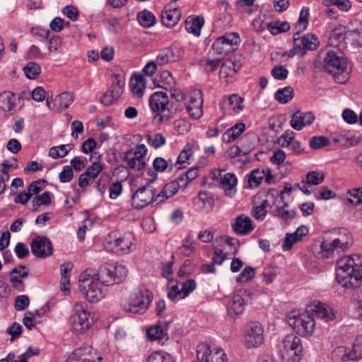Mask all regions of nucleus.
I'll use <instances>...</instances> for the list:
<instances>
[{
	"label": "nucleus",
	"mask_w": 362,
	"mask_h": 362,
	"mask_svg": "<svg viewBox=\"0 0 362 362\" xmlns=\"http://www.w3.org/2000/svg\"><path fill=\"white\" fill-rule=\"evenodd\" d=\"M314 317L330 322L335 319L333 308L315 300L306 306L305 311L300 314L296 312L291 313L288 316V324L299 335L302 337L310 336L315 329V322Z\"/></svg>",
	"instance_id": "nucleus-1"
},
{
	"label": "nucleus",
	"mask_w": 362,
	"mask_h": 362,
	"mask_svg": "<svg viewBox=\"0 0 362 362\" xmlns=\"http://www.w3.org/2000/svg\"><path fill=\"white\" fill-rule=\"evenodd\" d=\"M314 67L331 74L338 83H345L349 78L346 59L343 53L334 50H321L313 62Z\"/></svg>",
	"instance_id": "nucleus-2"
},
{
	"label": "nucleus",
	"mask_w": 362,
	"mask_h": 362,
	"mask_svg": "<svg viewBox=\"0 0 362 362\" xmlns=\"http://www.w3.org/2000/svg\"><path fill=\"white\" fill-rule=\"evenodd\" d=\"M335 273L337 282L343 287H358L362 281V256L355 254L339 259Z\"/></svg>",
	"instance_id": "nucleus-3"
},
{
	"label": "nucleus",
	"mask_w": 362,
	"mask_h": 362,
	"mask_svg": "<svg viewBox=\"0 0 362 362\" xmlns=\"http://www.w3.org/2000/svg\"><path fill=\"white\" fill-rule=\"evenodd\" d=\"M152 298V293L142 286L132 292L128 300L121 303V307L126 312L143 314L148 310Z\"/></svg>",
	"instance_id": "nucleus-4"
},
{
	"label": "nucleus",
	"mask_w": 362,
	"mask_h": 362,
	"mask_svg": "<svg viewBox=\"0 0 362 362\" xmlns=\"http://www.w3.org/2000/svg\"><path fill=\"white\" fill-rule=\"evenodd\" d=\"M127 275V268L119 264H107L100 267L96 278L104 286L119 284Z\"/></svg>",
	"instance_id": "nucleus-5"
},
{
	"label": "nucleus",
	"mask_w": 362,
	"mask_h": 362,
	"mask_svg": "<svg viewBox=\"0 0 362 362\" xmlns=\"http://www.w3.org/2000/svg\"><path fill=\"white\" fill-rule=\"evenodd\" d=\"M280 354L284 362H299L302 357L303 347L299 337L294 334L286 335L281 341Z\"/></svg>",
	"instance_id": "nucleus-6"
},
{
	"label": "nucleus",
	"mask_w": 362,
	"mask_h": 362,
	"mask_svg": "<svg viewBox=\"0 0 362 362\" xmlns=\"http://www.w3.org/2000/svg\"><path fill=\"white\" fill-rule=\"evenodd\" d=\"M148 174L152 178L147 182L146 185L139 188L132 195V205L135 209H141L151 203L156 202V190L149 184L156 180L157 174L154 171H149Z\"/></svg>",
	"instance_id": "nucleus-7"
},
{
	"label": "nucleus",
	"mask_w": 362,
	"mask_h": 362,
	"mask_svg": "<svg viewBox=\"0 0 362 362\" xmlns=\"http://www.w3.org/2000/svg\"><path fill=\"white\" fill-rule=\"evenodd\" d=\"M90 317V313L83 306L81 303H76L69 318L71 330L76 334H80L88 329L93 322Z\"/></svg>",
	"instance_id": "nucleus-8"
},
{
	"label": "nucleus",
	"mask_w": 362,
	"mask_h": 362,
	"mask_svg": "<svg viewBox=\"0 0 362 362\" xmlns=\"http://www.w3.org/2000/svg\"><path fill=\"white\" fill-rule=\"evenodd\" d=\"M344 235L332 241L323 240L320 244L322 257L329 258L335 250L345 251L352 244V238L346 229H342Z\"/></svg>",
	"instance_id": "nucleus-9"
},
{
	"label": "nucleus",
	"mask_w": 362,
	"mask_h": 362,
	"mask_svg": "<svg viewBox=\"0 0 362 362\" xmlns=\"http://www.w3.org/2000/svg\"><path fill=\"white\" fill-rule=\"evenodd\" d=\"M103 284L97 278H86L80 277L79 289L83 292L86 298L90 302H98L105 296V291L103 288Z\"/></svg>",
	"instance_id": "nucleus-10"
},
{
	"label": "nucleus",
	"mask_w": 362,
	"mask_h": 362,
	"mask_svg": "<svg viewBox=\"0 0 362 362\" xmlns=\"http://www.w3.org/2000/svg\"><path fill=\"white\" fill-rule=\"evenodd\" d=\"M197 357L199 362H228L223 350L212 349L207 343H201L197 346Z\"/></svg>",
	"instance_id": "nucleus-11"
},
{
	"label": "nucleus",
	"mask_w": 362,
	"mask_h": 362,
	"mask_svg": "<svg viewBox=\"0 0 362 362\" xmlns=\"http://www.w3.org/2000/svg\"><path fill=\"white\" fill-rule=\"evenodd\" d=\"M274 203V197L267 192L257 194L252 201V215L257 220H263L267 213V209H271Z\"/></svg>",
	"instance_id": "nucleus-12"
},
{
	"label": "nucleus",
	"mask_w": 362,
	"mask_h": 362,
	"mask_svg": "<svg viewBox=\"0 0 362 362\" xmlns=\"http://www.w3.org/2000/svg\"><path fill=\"white\" fill-rule=\"evenodd\" d=\"M250 294V291L240 289L229 298L227 303V312L229 316L235 317L243 313Z\"/></svg>",
	"instance_id": "nucleus-13"
},
{
	"label": "nucleus",
	"mask_w": 362,
	"mask_h": 362,
	"mask_svg": "<svg viewBox=\"0 0 362 362\" xmlns=\"http://www.w3.org/2000/svg\"><path fill=\"white\" fill-rule=\"evenodd\" d=\"M33 255L38 259H45L53 254V245L50 240L44 235H37L30 243Z\"/></svg>",
	"instance_id": "nucleus-14"
},
{
	"label": "nucleus",
	"mask_w": 362,
	"mask_h": 362,
	"mask_svg": "<svg viewBox=\"0 0 362 362\" xmlns=\"http://www.w3.org/2000/svg\"><path fill=\"white\" fill-rule=\"evenodd\" d=\"M132 234L126 233L123 236L117 237L115 233L110 234V240L107 243V248L115 253H128L132 245Z\"/></svg>",
	"instance_id": "nucleus-15"
},
{
	"label": "nucleus",
	"mask_w": 362,
	"mask_h": 362,
	"mask_svg": "<svg viewBox=\"0 0 362 362\" xmlns=\"http://www.w3.org/2000/svg\"><path fill=\"white\" fill-rule=\"evenodd\" d=\"M263 328L258 322L250 325L245 337V344L247 348H256L263 342Z\"/></svg>",
	"instance_id": "nucleus-16"
},
{
	"label": "nucleus",
	"mask_w": 362,
	"mask_h": 362,
	"mask_svg": "<svg viewBox=\"0 0 362 362\" xmlns=\"http://www.w3.org/2000/svg\"><path fill=\"white\" fill-rule=\"evenodd\" d=\"M333 354L334 358H339L342 362L358 361L362 358V346L354 345L352 349L339 346Z\"/></svg>",
	"instance_id": "nucleus-17"
},
{
	"label": "nucleus",
	"mask_w": 362,
	"mask_h": 362,
	"mask_svg": "<svg viewBox=\"0 0 362 362\" xmlns=\"http://www.w3.org/2000/svg\"><path fill=\"white\" fill-rule=\"evenodd\" d=\"M277 144L284 148H288L296 155L303 152L298 141L295 139V133L292 131H286L278 139Z\"/></svg>",
	"instance_id": "nucleus-18"
},
{
	"label": "nucleus",
	"mask_w": 362,
	"mask_h": 362,
	"mask_svg": "<svg viewBox=\"0 0 362 362\" xmlns=\"http://www.w3.org/2000/svg\"><path fill=\"white\" fill-rule=\"evenodd\" d=\"M315 118L312 112H301L300 110H297L292 115L290 125L293 129L300 131L304 127L311 124Z\"/></svg>",
	"instance_id": "nucleus-19"
},
{
	"label": "nucleus",
	"mask_w": 362,
	"mask_h": 362,
	"mask_svg": "<svg viewBox=\"0 0 362 362\" xmlns=\"http://www.w3.org/2000/svg\"><path fill=\"white\" fill-rule=\"evenodd\" d=\"M344 38L362 45V22L358 20L351 22L344 32Z\"/></svg>",
	"instance_id": "nucleus-20"
},
{
	"label": "nucleus",
	"mask_w": 362,
	"mask_h": 362,
	"mask_svg": "<svg viewBox=\"0 0 362 362\" xmlns=\"http://www.w3.org/2000/svg\"><path fill=\"white\" fill-rule=\"evenodd\" d=\"M232 228L238 235L248 234L254 229L250 218L244 215L239 216L235 219Z\"/></svg>",
	"instance_id": "nucleus-21"
},
{
	"label": "nucleus",
	"mask_w": 362,
	"mask_h": 362,
	"mask_svg": "<svg viewBox=\"0 0 362 362\" xmlns=\"http://www.w3.org/2000/svg\"><path fill=\"white\" fill-rule=\"evenodd\" d=\"M151 107L154 112H165L169 104L167 94L163 91L154 93L149 100Z\"/></svg>",
	"instance_id": "nucleus-22"
},
{
	"label": "nucleus",
	"mask_w": 362,
	"mask_h": 362,
	"mask_svg": "<svg viewBox=\"0 0 362 362\" xmlns=\"http://www.w3.org/2000/svg\"><path fill=\"white\" fill-rule=\"evenodd\" d=\"M237 178L233 173H228L221 178L220 187L226 196L233 198L236 194Z\"/></svg>",
	"instance_id": "nucleus-23"
},
{
	"label": "nucleus",
	"mask_w": 362,
	"mask_h": 362,
	"mask_svg": "<svg viewBox=\"0 0 362 362\" xmlns=\"http://www.w3.org/2000/svg\"><path fill=\"white\" fill-rule=\"evenodd\" d=\"M299 44L300 56H303L308 50L317 49L320 42L315 35L308 33L301 37Z\"/></svg>",
	"instance_id": "nucleus-24"
},
{
	"label": "nucleus",
	"mask_w": 362,
	"mask_h": 362,
	"mask_svg": "<svg viewBox=\"0 0 362 362\" xmlns=\"http://www.w3.org/2000/svg\"><path fill=\"white\" fill-rule=\"evenodd\" d=\"M180 185L177 181H171L167 183L163 189L156 195V202L157 204L164 202L165 199L173 197L179 190Z\"/></svg>",
	"instance_id": "nucleus-25"
},
{
	"label": "nucleus",
	"mask_w": 362,
	"mask_h": 362,
	"mask_svg": "<svg viewBox=\"0 0 362 362\" xmlns=\"http://www.w3.org/2000/svg\"><path fill=\"white\" fill-rule=\"evenodd\" d=\"M204 23V18L202 16H189L185 20V28L187 32L198 37L200 35Z\"/></svg>",
	"instance_id": "nucleus-26"
},
{
	"label": "nucleus",
	"mask_w": 362,
	"mask_h": 362,
	"mask_svg": "<svg viewBox=\"0 0 362 362\" xmlns=\"http://www.w3.org/2000/svg\"><path fill=\"white\" fill-rule=\"evenodd\" d=\"M181 14L177 9L168 10L162 12L163 24L168 28L174 27L179 21Z\"/></svg>",
	"instance_id": "nucleus-27"
},
{
	"label": "nucleus",
	"mask_w": 362,
	"mask_h": 362,
	"mask_svg": "<svg viewBox=\"0 0 362 362\" xmlns=\"http://www.w3.org/2000/svg\"><path fill=\"white\" fill-rule=\"evenodd\" d=\"M245 125L244 123L240 122L227 129L223 134V141L226 143H230L239 137V136L245 131Z\"/></svg>",
	"instance_id": "nucleus-28"
},
{
	"label": "nucleus",
	"mask_w": 362,
	"mask_h": 362,
	"mask_svg": "<svg viewBox=\"0 0 362 362\" xmlns=\"http://www.w3.org/2000/svg\"><path fill=\"white\" fill-rule=\"evenodd\" d=\"M74 95L72 93L64 92L59 94L54 101V106L60 110H64L69 107L74 102Z\"/></svg>",
	"instance_id": "nucleus-29"
},
{
	"label": "nucleus",
	"mask_w": 362,
	"mask_h": 362,
	"mask_svg": "<svg viewBox=\"0 0 362 362\" xmlns=\"http://www.w3.org/2000/svg\"><path fill=\"white\" fill-rule=\"evenodd\" d=\"M186 109L191 117L196 119L200 118L203 115L202 100L191 97L190 103L186 105Z\"/></svg>",
	"instance_id": "nucleus-30"
},
{
	"label": "nucleus",
	"mask_w": 362,
	"mask_h": 362,
	"mask_svg": "<svg viewBox=\"0 0 362 362\" xmlns=\"http://www.w3.org/2000/svg\"><path fill=\"white\" fill-rule=\"evenodd\" d=\"M15 95L10 91H4L0 93V110L4 112L13 110Z\"/></svg>",
	"instance_id": "nucleus-31"
},
{
	"label": "nucleus",
	"mask_w": 362,
	"mask_h": 362,
	"mask_svg": "<svg viewBox=\"0 0 362 362\" xmlns=\"http://www.w3.org/2000/svg\"><path fill=\"white\" fill-rule=\"evenodd\" d=\"M124 160L127 162V166L131 169L141 170L146 165L145 162L142 159H140L133 155L132 150L128 151L125 153Z\"/></svg>",
	"instance_id": "nucleus-32"
},
{
	"label": "nucleus",
	"mask_w": 362,
	"mask_h": 362,
	"mask_svg": "<svg viewBox=\"0 0 362 362\" xmlns=\"http://www.w3.org/2000/svg\"><path fill=\"white\" fill-rule=\"evenodd\" d=\"M147 337L150 341L168 339V333L165 329L161 327L159 325L151 326L147 329Z\"/></svg>",
	"instance_id": "nucleus-33"
},
{
	"label": "nucleus",
	"mask_w": 362,
	"mask_h": 362,
	"mask_svg": "<svg viewBox=\"0 0 362 362\" xmlns=\"http://www.w3.org/2000/svg\"><path fill=\"white\" fill-rule=\"evenodd\" d=\"M228 103L230 108L235 112H239L243 109V98L236 94H233L228 98H223L220 105L223 107L226 103Z\"/></svg>",
	"instance_id": "nucleus-34"
},
{
	"label": "nucleus",
	"mask_w": 362,
	"mask_h": 362,
	"mask_svg": "<svg viewBox=\"0 0 362 362\" xmlns=\"http://www.w3.org/2000/svg\"><path fill=\"white\" fill-rule=\"evenodd\" d=\"M137 20L144 28H150L156 23V17L153 13L146 9L138 13Z\"/></svg>",
	"instance_id": "nucleus-35"
},
{
	"label": "nucleus",
	"mask_w": 362,
	"mask_h": 362,
	"mask_svg": "<svg viewBox=\"0 0 362 362\" xmlns=\"http://www.w3.org/2000/svg\"><path fill=\"white\" fill-rule=\"evenodd\" d=\"M51 194L49 192H44L41 195L35 196L33 201V211H37L41 205L48 206L51 204Z\"/></svg>",
	"instance_id": "nucleus-36"
},
{
	"label": "nucleus",
	"mask_w": 362,
	"mask_h": 362,
	"mask_svg": "<svg viewBox=\"0 0 362 362\" xmlns=\"http://www.w3.org/2000/svg\"><path fill=\"white\" fill-rule=\"evenodd\" d=\"M293 97V88L291 86L279 89L275 93V98L280 103H287Z\"/></svg>",
	"instance_id": "nucleus-37"
},
{
	"label": "nucleus",
	"mask_w": 362,
	"mask_h": 362,
	"mask_svg": "<svg viewBox=\"0 0 362 362\" xmlns=\"http://www.w3.org/2000/svg\"><path fill=\"white\" fill-rule=\"evenodd\" d=\"M267 28L272 35H278L282 32H286L290 29V25L287 22H272L267 24Z\"/></svg>",
	"instance_id": "nucleus-38"
},
{
	"label": "nucleus",
	"mask_w": 362,
	"mask_h": 362,
	"mask_svg": "<svg viewBox=\"0 0 362 362\" xmlns=\"http://www.w3.org/2000/svg\"><path fill=\"white\" fill-rule=\"evenodd\" d=\"M160 81L162 83L158 86L164 89H172L174 88L175 81L171 73L168 71H163L160 75Z\"/></svg>",
	"instance_id": "nucleus-39"
},
{
	"label": "nucleus",
	"mask_w": 362,
	"mask_h": 362,
	"mask_svg": "<svg viewBox=\"0 0 362 362\" xmlns=\"http://www.w3.org/2000/svg\"><path fill=\"white\" fill-rule=\"evenodd\" d=\"M173 61H174L173 51L168 47L160 50L156 59V62L160 66Z\"/></svg>",
	"instance_id": "nucleus-40"
},
{
	"label": "nucleus",
	"mask_w": 362,
	"mask_h": 362,
	"mask_svg": "<svg viewBox=\"0 0 362 362\" xmlns=\"http://www.w3.org/2000/svg\"><path fill=\"white\" fill-rule=\"evenodd\" d=\"M25 76L30 79H35L41 73L40 66L33 62H28L23 68Z\"/></svg>",
	"instance_id": "nucleus-41"
},
{
	"label": "nucleus",
	"mask_w": 362,
	"mask_h": 362,
	"mask_svg": "<svg viewBox=\"0 0 362 362\" xmlns=\"http://www.w3.org/2000/svg\"><path fill=\"white\" fill-rule=\"evenodd\" d=\"M265 176L264 171L256 169L252 170L248 178V184L251 187H257L262 182L263 178Z\"/></svg>",
	"instance_id": "nucleus-42"
},
{
	"label": "nucleus",
	"mask_w": 362,
	"mask_h": 362,
	"mask_svg": "<svg viewBox=\"0 0 362 362\" xmlns=\"http://www.w3.org/2000/svg\"><path fill=\"white\" fill-rule=\"evenodd\" d=\"M147 362H175V361L165 352L156 351L148 356Z\"/></svg>",
	"instance_id": "nucleus-43"
},
{
	"label": "nucleus",
	"mask_w": 362,
	"mask_h": 362,
	"mask_svg": "<svg viewBox=\"0 0 362 362\" xmlns=\"http://www.w3.org/2000/svg\"><path fill=\"white\" fill-rule=\"evenodd\" d=\"M226 44L230 47V52L235 50L240 43V37L236 33H230L221 36Z\"/></svg>",
	"instance_id": "nucleus-44"
},
{
	"label": "nucleus",
	"mask_w": 362,
	"mask_h": 362,
	"mask_svg": "<svg viewBox=\"0 0 362 362\" xmlns=\"http://www.w3.org/2000/svg\"><path fill=\"white\" fill-rule=\"evenodd\" d=\"M124 80L119 75H115L112 84L110 89L111 92L115 93V96L120 97L123 93V88L124 86Z\"/></svg>",
	"instance_id": "nucleus-45"
},
{
	"label": "nucleus",
	"mask_w": 362,
	"mask_h": 362,
	"mask_svg": "<svg viewBox=\"0 0 362 362\" xmlns=\"http://www.w3.org/2000/svg\"><path fill=\"white\" fill-rule=\"evenodd\" d=\"M329 140L325 136H315L311 138L309 146L313 149H319L328 146Z\"/></svg>",
	"instance_id": "nucleus-46"
},
{
	"label": "nucleus",
	"mask_w": 362,
	"mask_h": 362,
	"mask_svg": "<svg viewBox=\"0 0 362 362\" xmlns=\"http://www.w3.org/2000/svg\"><path fill=\"white\" fill-rule=\"evenodd\" d=\"M323 5L326 7L336 6L343 11H349L351 6L349 0H323Z\"/></svg>",
	"instance_id": "nucleus-47"
},
{
	"label": "nucleus",
	"mask_w": 362,
	"mask_h": 362,
	"mask_svg": "<svg viewBox=\"0 0 362 362\" xmlns=\"http://www.w3.org/2000/svg\"><path fill=\"white\" fill-rule=\"evenodd\" d=\"M213 49L218 54H227L230 52L229 46L221 37H218L212 45Z\"/></svg>",
	"instance_id": "nucleus-48"
},
{
	"label": "nucleus",
	"mask_w": 362,
	"mask_h": 362,
	"mask_svg": "<svg viewBox=\"0 0 362 362\" xmlns=\"http://www.w3.org/2000/svg\"><path fill=\"white\" fill-rule=\"evenodd\" d=\"M148 143L155 148H158L165 143V137L160 133H156L153 135H147Z\"/></svg>",
	"instance_id": "nucleus-49"
},
{
	"label": "nucleus",
	"mask_w": 362,
	"mask_h": 362,
	"mask_svg": "<svg viewBox=\"0 0 362 362\" xmlns=\"http://www.w3.org/2000/svg\"><path fill=\"white\" fill-rule=\"evenodd\" d=\"M324 174L316 171H310L306 175V181L308 185H318L324 180Z\"/></svg>",
	"instance_id": "nucleus-50"
},
{
	"label": "nucleus",
	"mask_w": 362,
	"mask_h": 362,
	"mask_svg": "<svg viewBox=\"0 0 362 362\" xmlns=\"http://www.w3.org/2000/svg\"><path fill=\"white\" fill-rule=\"evenodd\" d=\"M276 216L284 221L293 219L296 215L295 210L284 209V206H276Z\"/></svg>",
	"instance_id": "nucleus-51"
},
{
	"label": "nucleus",
	"mask_w": 362,
	"mask_h": 362,
	"mask_svg": "<svg viewBox=\"0 0 362 362\" xmlns=\"http://www.w3.org/2000/svg\"><path fill=\"white\" fill-rule=\"evenodd\" d=\"M46 180L44 179H40L35 181H33L30 183L29 187H28V192L31 194H37L41 190H42L45 187Z\"/></svg>",
	"instance_id": "nucleus-52"
},
{
	"label": "nucleus",
	"mask_w": 362,
	"mask_h": 362,
	"mask_svg": "<svg viewBox=\"0 0 362 362\" xmlns=\"http://www.w3.org/2000/svg\"><path fill=\"white\" fill-rule=\"evenodd\" d=\"M172 259H174L173 255L172 256ZM173 264V259L168 262L161 263V274L163 277L167 279L168 281L173 280L172 278Z\"/></svg>",
	"instance_id": "nucleus-53"
},
{
	"label": "nucleus",
	"mask_w": 362,
	"mask_h": 362,
	"mask_svg": "<svg viewBox=\"0 0 362 362\" xmlns=\"http://www.w3.org/2000/svg\"><path fill=\"white\" fill-rule=\"evenodd\" d=\"M142 79V76L139 75L136 77V82L134 83H132L131 85V90L132 93L138 98L141 97L144 91V84H141Z\"/></svg>",
	"instance_id": "nucleus-54"
},
{
	"label": "nucleus",
	"mask_w": 362,
	"mask_h": 362,
	"mask_svg": "<svg viewBox=\"0 0 362 362\" xmlns=\"http://www.w3.org/2000/svg\"><path fill=\"white\" fill-rule=\"evenodd\" d=\"M195 252V245L188 240L177 249V252L185 257H189Z\"/></svg>",
	"instance_id": "nucleus-55"
},
{
	"label": "nucleus",
	"mask_w": 362,
	"mask_h": 362,
	"mask_svg": "<svg viewBox=\"0 0 362 362\" xmlns=\"http://www.w3.org/2000/svg\"><path fill=\"white\" fill-rule=\"evenodd\" d=\"M272 76L277 80H285L288 74V70L283 66H275L271 71Z\"/></svg>",
	"instance_id": "nucleus-56"
},
{
	"label": "nucleus",
	"mask_w": 362,
	"mask_h": 362,
	"mask_svg": "<svg viewBox=\"0 0 362 362\" xmlns=\"http://www.w3.org/2000/svg\"><path fill=\"white\" fill-rule=\"evenodd\" d=\"M298 241H300V238L294 235L293 233H287L284 238L282 248L284 251H288L292 248L293 245Z\"/></svg>",
	"instance_id": "nucleus-57"
},
{
	"label": "nucleus",
	"mask_w": 362,
	"mask_h": 362,
	"mask_svg": "<svg viewBox=\"0 0 362 362\" xmlns=\"http://www.w3.org/2000/svg\"><path fill=\"white\" fill-rule=\"evenodd\" d=\"M62 38L59 35L52 36L49 40L48 49L50 52H59L62 49Z\"/></svg>",
	"instance_id": "nucleus-58"
},
{
	"label": "nucleus",
	"mask_w": 362,
	"mask_h": 362,
	"mask_svg": "<svg viewBox=\"0 0 362 362\" xmlns=\"http://www.w3.org/2000/svg\"><path fill=\"white\" fill-rule=\"evenodd\" d=\"M30 304V299L25 295H21L16 297L15 300V309L17 311H22L26 309Z\"/></svg>",
	"instance_id": "nucleus-59"
},
{
	"label": "nucleus",
	"mask_w": 362,
	"mask_h": 362,
	"mask_svg": "<svg viewBox=\"0 0 362 362\" xmlns=\"http://www.w3.org/2000/svg\"><path fill=\"white\" fill-rule=\"evenodd\" d=\"M103 169V165L100 162L93 163L87 169L86 173L90 178H95Z\"/></svg>",
	"instance_id": "nucleus-60"
},
{
	"label": "nucleus",
	"mask_w": 362,
	"mask_h": 362,
	"mask_svg": "<svg viewBox=\"0 0 362 362\" xmlns=\"http://www.w3.org/2000/svg\"><path fill=\"white\" fill-rule=\"evenodd\" d=\"M62 13L64 15H65L67 18H69L70 20L73 21H77L79 16V12L78 8L73 5L66 6L63 8Z\"/></svg>",
	"instance_id": "nucleus-61"
},
{
	"label": "nucleus",
	"mask_w": 362,
	"mask_h": 362,
	"mask_svg": "<svg viewBox=\"0 0 362 362\" xmlns=\"http://www.w3.org/2000/svg\"><path fill=\"white\" fill-rule=\"evenodd\" d=\"M255 276V269L252 267H246L237 277L239 282H245L252 279Z\"/></svg>",
	"instance_id": "nucleus-62"
},
{
	"label": "nucleus",
	"mask_w": 362,
	"mask_h": 362,
	"mask_svg": "<svg viewBox=\"0 0 362 362\" xmlns=\"http://www.w3.org/2000/svg\"><path fill=\"white\" fill-rule=\"evenodd\" d=\"M59 180L62 182H69L74 177L72 168L69 165H65L63 170L59 173Z\"/></svg>",
	"instance_id": "nucleus-63"
},
{
	"label": "nucleus",
	"mask_w": 362,
	"mask_h": 362,
	"mask_svg": "<svg viewBox=\"0 0 362 362\" xmlns=\"http://www.w3.org/2000/svg\"><path fill=\"white\" fill-rule=\"evenodd\" d=\"M7 334L11 335V340L13 341L19 337L22 333V327L17 322H13L6 331Z\"/></svg>",
	"instance_id": "nucleus-64"
}]
</instances>
